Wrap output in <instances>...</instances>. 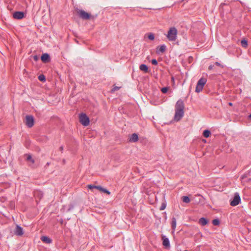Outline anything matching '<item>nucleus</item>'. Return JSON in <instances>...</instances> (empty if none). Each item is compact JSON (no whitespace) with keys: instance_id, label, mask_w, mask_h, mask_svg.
Wrapping results in <instances>:
<instances>
[{"instance_id":"nucleus-14","label":"nucleus","mask_w":251,"mask_h":251,"mask_svg":"<svg viewBox=\"0 0 251 251\" xmlns=\"http://www.w3.org/2000/svg\"><path fill=\"white\" fill-rule=\"evenodd\" d=\"M41 239L43 242L47 244H50L52 242V240L49 237L46 236H43L41 237Z\"/></svg>"},{"instance_id":"nucleus-28","label":"nucleus","mask_w":251,"mask_h":251,"mask_svg":"<svg viewBox=\"0 0 251 251\" xmlns=\"http://www.w3.org/2000/svg\"><path fill=\"white\" fill-rule=\"evenodd\" d=\"M166 204L165 203H162L160 208V210H163L165 208H166Z\"/></svg>"},{"instance_id":"nucleus-30","label":"nucleus","mask_w":251,"mask_h":251,"mask_svg":"<svg viewBox=\"0 0 251 251\" xmlns=\"http://www.w3.org/2000/svg\"><path fill=\"white\" fill-rule=\"evenodd\" d=\"M120 89V87L117 86H115L113 87V88L112 89V92H114L115 91H117Z\"/></svg>"},{"instance_id":"nucleus-24","label":"nucleus","mask_w":251,"mask_h":251,"mask_svg":"<svg viewBox=\"0 0 251 251\" xmlns=\"http://www.w3.org/2000/svg\"><path fill=\"white\" fill-rule=\"evenodd\" d=\"M148 38L151 40H153L154 39V35L153 33H151L148 35Z\"/></svg>"},{"instance_id":"nucleus-19","label":"nucleus","mask_w":251,"mask_h":251,"mask_svg":"<svg viewBox=\"0 0 251 251\" xmlns=\"http://www.w3.org/2000/svg\"><path fill=\"white\" fill-rule=\"evenodd\" d=\"M210 131L208 130H205L203 132V135L205 138H208L210 136Z\"/></svg>"},{"instance_id":"nucleus-17","label":"nucleus","mask_w":251,"mask_h":251,"mask_svg":"<svg viewBox=\"0 0 251 251\" xmlns=\"http://www.w3.org/2000/svg\"><path fill=\"white\" fill-rule=\"evenodd\" d=\"M171 226L173 229V232H174L176 229V221L175 217H173L172 219Z\"/></svg>"},{"instance_id":"nucleus-7","label":"nucleus","mask_w":251,"mask_h":251,"mask_svg":"<svg viewBox=\"0 0 251 251\" xmlns=\"http://www.w3.org/2000/svg\"><path fill=\"white\" fill-rule=\"evenodd\" d=\"M241 201V198L239 194L237 193H235L234 198L230 201V205L232 206H235L239 204Z\"/></svg>"},{"instance_id":"nucleus-18","label":"nucleus","mask_w":251,"mask_h":251,"mask_svg":"<svg viewBox=\"0 0 251 251\" xmlns=\"http://www.w3.org/2000/svg\"><path fill=\"white\" fill-rule=\"evenodd\" d=\"M88 188H89L90 189H92L93 188H95V189L100 190V191H101V190L103 188L100 186H95V185H89L88 186Z\"/></svg>"},{"instance_id":"nucleus-20","label":"nucleus","mask_w":251,"mask_h":251,"mask_svg":"<svg viewBox=\"0 0 251 251\" xmlns=\"http://www.w3.org/2000/svg\"><path fill=\"white\" fill-rule=\"evenodd\" d=\"M241 45L243 47L247 48L248 46V42L246 40L243 39L241 42Z\"/></svg>"},{"instance_id":"nucleus-31","label":"nucleus","mask_w":251,"mask_h":251,"mask_svg":"<svg viewBox=\"0 0 251 251\" xmlns=\"http://www.w3.org/2000/svg\"><path fill=\"white\" fill-rule=\"evenodd\" d=\"M213 68H214V65H210L208 67V69L211 70H212L213 69Z\"/></svg>"},{"instance_id":"nucleus-12","label":"nucleus","mask_w":251,"mask_h":251,"mask_svg":"<svg viewBox=\"0 0 251 251\" xmlns=\"http://www.w3.org/2000/svg\"><path fill=\"white\" fill-rule=\"evenodd\" d=\"M41 60L44 63H47L50 61V55L48 53H44L41 56Z\"/></svg>"},{"instance_id":"nucleus-36","label":"nucleus","mask_w":251,"mask_h":251,"mask_svg":"<svg viewBox=\"0 0 251 251\" xmlns=\"http://www.w3.org/2000/svg\"><path fill=\"white\" fill-rule=\"evenodd\" d=\"M60 150L61 151H62V150H63V147H60Z\"/></svg>"},{"instance_id":"nucleus-16","label":"nucleus","mask_w":251,"mask_h":251,"mask_svg":"<svg viewBox=\"0 0 251 251\" xmlns=\"http://www.w3.org/2000/svg\"><path fill=\"white\" fill-rule=\"evenodd\" d=\"M140 70L145 73L149 72L148 67L145 64H141L139 67Z\"/></svg>"},{"instance_id":"nucleus-21","label":"nucleus","mask_w":251,"mask_h":251,"mask_svg":"<svg viewBox=\"0 0 251 251\" xmlns=\"http://www.w3.org/2000/svg\"><path fill=\"white\" fill-rule=\"evenodd\" d=\"M182 201L185 203H189L190 201V199L188 196H183L182 197Z\"/></svg>"},{"instance_id":"nucleus-5","label":"nucleus","mask_w":251,"mask_h":251,"mask_svg":"<svg viewBox=\"0 0 251 251\" xmlns=\"http://www.w3.org/2000/svg\"><path fill=\"white\" fill-rule=\"evenodd\" d=\"M79 121L84 126H88L90 123L88 117L84 113H81L80 114Z\"/></svg>"},{"instance_id":"nucleus-10","label":"nucleus","mask_w":251,"mask_h":251,"mask_svg":"<svg viewBox=\"0 0 251 251\" xmlns=\"http://www.w3.org/2000/svg\"><path fill=\"white\" fill-rule=\"evenodd\" d=\"M163 240V245L166 248L170 247V241L168 238L166 237L165 236H162Z\"/></svg>"},{"instance_id":"nucleus-1","label":"nucleus","mask_w":251,"mask_h":251,"mask_svg":"<svg viewBox=\"0 0 251 251\" xmlns=\"http://www.w3.org/2000/svg\"><path fill=\"white\" fill-rule=\"evenodd\" d=\"M184 104L183 101L179 100L176 104L175 114L174 119L176 121H179L184 116Z\"/></svg>"},{"instance_id":"nucleus-8","label":"nucleus","mask_w":251,"mask_h":251,"mask_svg":"<svg viewBox=\"0 0 251 251\" xmlns=\"http://www.w3.org/2000/svg\"><path fill=\"white\" fill-rule=\"evenodd\" d=\"M14 234L18 236H21L24 234L23 228L20 226L17 225L14 230Z\"/></svg>"},{"instance_id":"nucleus-32","label":"nucleus","mask_w":251,"mask_h":251,"mask_svg":"<svg viewBox=\"0 0 251 251\" xmlns=\"http://www.w3.org/2000/svg\"><path fill=\"white\" fill-rule=\"evenodd\" d=\"M215 64L217 66H221V64L218 62H216L215 63Z\"/></svg>"},{"instance_id":"nucleus-15","label":"nucleus","mask_w":251,"mask_h":251,"mask_svg":"<svg viewBox=\"0 0 251 251\" xmlns=\"http://www.w3.org/2000/svg\"><path fill=\"white\" fill-rule=\"evenodd\" d=\"M199 223L201 225L204 226L208 223V221L206 218L202 217L199 219Z\"/></svg>"},{"instance_id":"nucleus-6","label":"nucleus","mask_w":251,"mask_h":251,"mask_svg":"<svg viewBox=\"0 0 251 251\" xmlns=\"http://www.w3.org/2000/svg\"><path fill=\"white\" fill-rule=\"evenodd\" d=\"M25 124L26 126L30 128L34 126V118L33 116L26 115L25 116Z\"/></svg>"},{"instance_id":"nucleus-3","label":"nucleus","mask_w":251,"mask_h":251,"mask_svg":"<svg viewBox=\"0 0 251 251\" xmlns=\"http://www.w3.org/2000/svg\"><path fill=\"white\" fill-rule=\"evenodd\" d=\"M77 12L79 17L83 20H89L91 18L94 19L95 18V16H91L90 14L82 9H78Z\"/></svg>"},{"instance_id":"nucleus-2","label":"nucleus","mask_w":251,"mask_h":251,"mask_svg":"<svg viewBox=\"0 0 251 251\" xmlns=\"http://www.w3.org/2000/svg\"><path fill=\"white\" fill-rule=\"evenodd\" d=\"M177 30L175 27L170 28L166 35L167 39L170 41H175L177 38Z\"/></svg>"},{"instance_id":"nucleus-26","label":"nucleus","mask_w":251,"mask_h":251,"mask_svg":"<svg viewBox=\"0 0 251 251\" xmlns=\"http://www.w3.org/2000/svg\"><path fill=\"white\" fill-rule=\"evenodd\" d=\"M26 159L31 161L32 163L34 162V160L32 158V156L30 155H28Z\"/></svg>"},{"instance_id":"nucleus-4","label":"nucleus","mask_w":251,"mask_h":251,"mask_svg":"<svg viewBox=\"0 0 251 251\" xmlns=\"http://www.w3.org/2000/svg\"><path fill=\"white\" fill-rule=\"evenodd\" d=\"M206 82V79L203 77L201 78L198 81L195 91L197 93H199L203 89L204 85Z\"/></svg>"},{"instance_id":"nucleus-34","label":"nucleus","mask_w":251,"mask_h":251,"mask_svg":"<svg viewBox=\"0 0 251 251\" xmlns=\"http://www.w3.org/2000/svg\"><path fill=\"white\" fill-rule=\"evenodd\" d=\"M34 59H35V60H37L38 59V57H37V56H35L34 57Z\"/></svg>"},{"instance_id":"nucleus-22","label":"nucleus","mask_w":251,"mask_h":251,"mask_svg":"<svg viewBox=\"0 0 251 251\" xmlns=\"http://www.w3.org/2000/svg\"><path fill=\"white\" fill-rule=\"evenodd\" d=\"M212 224L214 226H218L220 224V221L219 219H215L212 220Z\"/></svg>"},{"instance_id":"nucleus-25","label":"nucleus","mask_w":251,"mask_h":251,"mask_svg":"<svg viewBox=\"0 0 251 251\" xmlns=\"http://www.w3.org/2000/svg\"><path fill=\"white\" fill-rule=\"evenodd\" d=\"M161 91L163 93L165 94V93H167V92L168 91V88L167 87H163L161 88Z\"/></svg>"},{"instance_id":"nucleus-27","label":"nucleus","mask_w":251,"mask_h":251,"mask_svg":"<svg viewBox=\"0 0 251 251\" xmlns=\"http://www.w3.org/2000/svg\"><path fill=\"white\" fill-rule=\"evenodd\" d=\"M101 191L103 192H104L105 193H106L107 194H110V192L108 190H107V189H104L103 188H102V189L101 190Z\"/></svg>"},{"instance_id":"nucleus-29","label":"nucleus","mask_w":251,"mask_h":251,"mask_svg":"<svg viewBox=\"0 0 251 251\" xmlns=\"http://www.w3.org/2000/svg\"><path fill=\"white\" fill-rule=\"evenodd\" d=\"M151 63L153 65H157V61L156 59H153L151 60Z\"/></svg>"},{"instance_id":"nucleus-35","label":"nucleus","mask_w":251,"mask_h":251,"mask_svg":"<svg viewBox=\"0 0 251 251\" xmlns=\"http://www.w3.org/2000/svg\"><path fill=\"white\" fill-rule=\"evenodd\" d=\"M228 104H229L230 106H232L233 103H232V102H229V103H228Z\"/></svg>"},{"instance_id":"nucleus-33","label":"nucleus","mask_w":251,"mask_h":251,"mask_svg":"<svg viewBox=\"0 0 251 251\" xmlns=\"http://www.w3.org/2000/svg\"><path fill=\"white\" fill-rule=\"evenodd\" d=\"M38 193H41V192H39V191H36V192H35V196L37 195Z\"/></svg>"},{"instance_id":"nucleus-37","label":"nucleus","mask_w":251,"mask_h":251,"mask_svg":"<svg viewBox=\"0 0 251 251\" xmlns=\"http://www.w3.org/2000/svg\"><path fill=\"white\" fill-rule=\"evenodd\" d=\"M249 117L251 119V114L249 115Z\"/></svg>"},{"instance_id":"nucleus-23","label":"nucleus","mask_w":251,"mask_h":251,"mask_svg":"<svg viewBox=\"0 0 251 251\" xmlns=\"http://www.w3.org/2000/svg\"><path fill=\"white\" fill-rule=\"evenodd\" d=\"M38 79L39 80H40L41 81H45L46 80V77H45V75H40L38 76Z\"/></svg>"},{"instance_id":"nucleus-9","label":"nucleus","mask_w":251,"mask_h":251,"mask_svg":"<svg viewBox=\"0 0 251 251\" xmlns=\"http://www.w3.org/2000/svg\"><path fill=\"white\" fill-rule=\"evenodd\" d=\"M24 16V13L22 11H16L13 14V17L15 19H22Z\"/></svg>"},{"instance_id":"nucleus-11","label":"nucleus","mask_w":251,"mask_h":251,"mask_svg":"<svg viewBox=\"0 0 251 251\" xmlns=\"http://www.w3.org/2000/svg\"><path fill=\"white\" fill-rule=\"evenodd\" d=\"M166 49V46L165 45H162L157 48L156 53H160L164 52Z\"/></svg>"},{"instance_id":"nucleus-13","label":"nucleus","mask_w":251,"mask_h":251,"mask_svg":"<svg viewBox=\"0 0 251 251\" xmlns=\"http://www.w3.org/2000/svg\"><path fill=\"white\" fill-rule=\"evenodd\" d=\"M138 140V136L136 133L132 134L129 138L130 142H136Z\"/></svg>"}]
</instances>
